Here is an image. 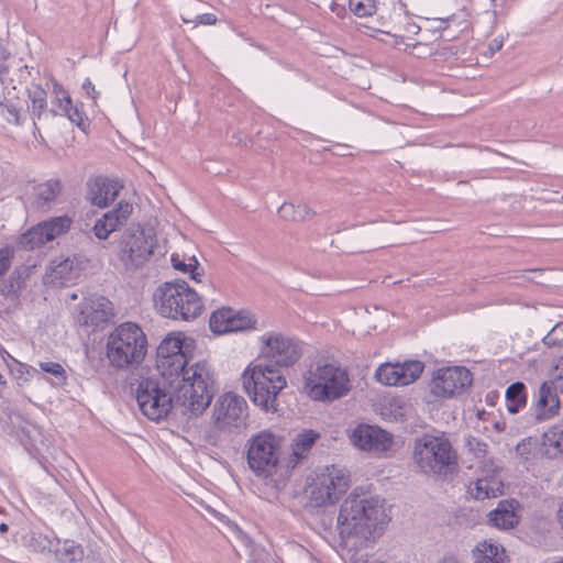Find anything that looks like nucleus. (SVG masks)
<instances>
[{"mask_svg":"<svg viewBox=\"0 0 563 563\" xmlns=\"http://www.w3.org/2000/svg\"><path fill=\"white\" fill-rule=\"evenodd\" d=\"M424 364L420 361L382 364L375 373L376 379L387 386H406L420 377Z\"/></svg>","mask_w":563,"mask_h":563,"instance_id":"17","label":"nucleus"},{"mask_svg":"<svg viewBox=\"0 0 563 563\" xmlns=\"http://www.w3.org/2000/svg\"><path fill=\"white\" fill-rule=\"evenodd\" d=\"M62 191V183L59 179H48L34 188L36 201L46 205L55 201Z\"/></svg>","mask_w":563,"mask_h":563,"instance_id":"34","label":"nucleus"},{"mask_svg":"<svg viewBox=\"0 0 563 563\" xmlns=\"http://www.w3.org/2000/svg\"><path fill=\"white\" fill-rule=\"evenodd\" d=\"M7 531H8V526L2 522V533L7 532Z\"/></svg>","mask_w":563,"mask_h":563,"instance_id":"57","label":"nucleus"},{"mask_svg":"<svg viewBox=\"0 0 563 563\" xmlns=\"http://www.w3.org/2000/svg\"><path fill=\"white\" fill-rule=\"evenodd\" d=\"M12 92L10 90L7 91L4 99L2 101V107L7 110V120L10 123H14L16 125L23 124L27 114V102L24 98L20 96H11Z\"/></svg>","mask_w":563,"mask_h":563,"instance_id":"25","label":"nucleus"},{"mask_svg":"<svg viewBox=\"0 0 563 563\" xmlns=\"http://www.w3.org/2000/svg\"><path fill=\"white\" fill-rule=\"evenodd\" d=\"M454 20H455V15L454 14L448 16L446 19H440V24L437 27V30L442 31V32L446 31V29L449 26V23L453 22Z\"/></svg>","mask_w":563,"mask_h":563,"instance_id":"52","label":"nucleus"},{"mask_svg":"<svg viewBox=\"0 0 563 563\" xmlns=\"http://www.w3.org/2000/svg\"><path fill=\"white\" fill-rule=\"evenodd\" d=\"M533 446H536V441H532L531 438L523 439L517 444L516 452L518 455L528 461L532 455Z\"/></svg>","mask_w":563,"mask_h":563,"instance_id":"45","label":"nucleus"},{"mask_svg":"<svg viewBox=\"0 0 563 563\" xmlns=\"http://www.w3.org/2000/svg\"><path fill=\"white\" fill-rule=\"evenodd\" d=\"M2 360L7 363L10 374L16 379H23L24 374L27 373L26 365L14 360L3 347H2Z\"/></svg>","mask_w":563,"mask_h":563,"instance_id":"43","label":"nucleus"},{"mask_svg":"<svg viewBox=\"0 0 563 563\" xmlns=\"http://www.w3.org/2000/svg\"><path fill=\"white\" fill-rule=\"evenodd\" d=\"M350 485V476L334 466L318 475L310 486V503L316 507H324L339 501Z\"/></svg>","mask_w":563,"mask_h":563,"instance_id":"11","label":"nucleus"},{"mask_svg":"<svg viewBox=\"0 0 563 563\" xmlns=\"http://www.w3.org/2000/svg\"><path fill=\"white\" fill-rule=\"evenodd\" d=\"M157 239L153 229L137 225L126 230L120 241V258L125 265L142 266L154 254Z\"/></svg>","mask_w":563,"mask_h":563,"instance_id":"10","label":"nucleus"},{"mask_svg":"<svg viewBox=\"0 0 563 563\" xmlns=\"http://www.w3.org/2000/svg\"><path fill=\"white\" fill-rule=\"evenodd\" d=\"M352 389L349 371L334 363L318 364L305 380V391L314 401L333 402Z\"/></svg>","mask_w":563,"mask_h":563,"instance_id":"7","label":"nucleus"},{"mask_svg":"<svg viewBox=\"0 0 563 563\" xmlns=\"http://www.w3.org/2000/svg\"><path fill=\"white\" fill-rule=\"evenodd\" d=\"M13 250L5 245L2 246V275L5 273V271L10 267L9 258L12 255Z\"/></svg>","mask_w":563,"mask_h":563,"instance_id":"48","label":"nucleus"},{"mask_svg":"<svg viewBox=\"0 0 563 563\" xmlns=\"http://www.w3.org/2000/svg\"><path fill=\"white\" fill-rule=\"evenodd\" d=\"M247 404L243 397L225 394L214 404L212 421L221 431H232L246 426Z\"/></svg>","mask_w":563,"mask_h":563,"instance_id":"12","label":"nucleus"},{"mask_svg":"<svg viewBox=\"0 0 563 563\" xmlns=\"http://www.w3.org/2000/svg\"><path fill=\"white\" fill-rule=\"evenodd\" d=\"M553 382H555L558 388L563 394V362H562V367H561L560 374H559L558 378L554 379Z\"/></svg>","mask_w":563,"mask_h":563,"instance_id":"54","label":"nucleus"},{"mask_svg":"<svg viewBox=\"0 0 563 563\" xmlns=\"http://www.w3.org/2000/svg\"><path fill=\"white\" fill-rule=\"evenodd\" d=\"M257 320L247 310L234 311L231 308H221L212 312L209 327L216 334L249 331L256 329Z\"/></svg>","mask_w":563,"mask_h":563,"instance_id":"16","label":"nucleus"},{"mask_svg":"<svg viewBox=\"0 0 563 563\" xmlns=\"http://www.w3.org/2000/svg\"><path fill=\"white\" fill-rule=\"evenodd\" d=\"M330 10L340 19H344L346 16V8L343 4L333 1L330 4Z\"/></svg>","mask_w":563,"mask_h":563,"instance_id":"49","label":"nucleus"},{"mask_svg":"<svg viewBox=\"0 0 563 563\" xmlns=\"http://www.w3.org/2000/svg\"><path fill=\"white\" fill-rule=\"evenodd\" d=\"M132 211L133 207L131 203L120 201L115 208L103 213L101 218L96 220L92 227L95 236L99 240L108 239L112 232L126 223Z\"/></svg>","mask_w":563,"mask_h":563,"instance_id":"19","label":"nucleus"},{"mask_svg":"<svg viewBox=\"0 0 563 563\" xmlns=\"http://www.w3.org/2000/svg\"><path fill=\"white\" fill-rule=\"evenodd\" d=\"M351 441L363 451L382 453L390 450L393 435L376 426L358 424L352 432Z\"/></svg>","mask_w":563,"mask_h":563,"instance_id":"18","label":"nucleus"},{"mask_svg":"<svg viewBox=\"0 0 563 563\" xmlns=\"http://www.w3.org/2000/svg\"><path fill=\"white\" fill-rule=\"evenodd\" d=\"M278 214L286 221L299 222L311 219L316 212L307 203L284 202L278 209Z\"/></svg>","mask_w":563,"mask_h":563,"instance_id":"30","label":"nucleus"},{"mask_svg":"<svg viewBox=\"0 0 563 563\" xmlns=\"http://www.w3.org/2000/svg\"><path fill=\"white\" fill-rule=\"evenodd\" d=\"M406 31L411 33V34H418L419 31H420V26L417 25L415 22H409L406 25Z\"/></svg>","mask_w":563,"mask_h":563,"instance_id":"53","label":"nucleus"},{"mask_svg":"<svg viewBox=\"0 0 563 563\" xmlns=\"http://www.w3.org/2000/svg\"><path fill=\"white\" fill-rule=\"evenodd\" d=\"M438 563H460V560L455 555H445Z\"/></svg>","mask_w":563,"mask_h":563,"instance_id":"55","label":"nucleus"},{"mask_svg":"<svg viewBox=\"0 0 563 563\" xmlns=\"http://www.w3.org/2000/svg\"><path fill=\"white\" fill-rule=\"evenodd\" d=\"M79 275V271L70 258H64L58 262L53 261L51 264V276L53 280L60 285L73 283Z\"/></svg>","mask_w":563,"mask_h":563,"instance_id":"28","label":"nucleus"},{"mask_svg":"<svg viewBox=\"0 0 563 563\" xmlns=\"http://www.w3.org/2000/svg\"><path fill=\"white\" fill-rule=\"evenodd\" d=\"M153 300L161 316L174 320H194L203 310V303L197 291L181 279L166 282L158 286Z\"/></svg>","mask_w":563,"mask_h":563,"instance_id":"4","label":"nucleus"},{"mask_svg":"<svg viewBox=\"0 0 563 563\" xmlns=\"http://www.w3.org/2000/svg\"><path fill=\"white\" fill-rule=\"evenodd\" d=\"M147 351V339L142 328L123 322L108 336L107 357L118 369H128L142 363Z\"/></svg>","mask_w":563,"mask_h":563,"instance_id":"5","label":"nucleus"},{"mask_svg":"<svg viewBox=\"0 0 563 563\" xmlns=\"http://www.w3.org/2000/svg\"><path fill=\"white\" fill-rule=\"evenodd\" d=\"M349 10L357 18L372 16L377 11L376 0H349Z\"/></svg>","mask_w":563,"mask_h":563,"instance_id":"38","label":"nucleus"},{"mask_svg":"<svg viewBox=\"0 0 563 563\" xmlns=\"http://www.w3.org/2000/svg\"><path fill=\"white\" fill-rule=\"evenodd\" d=\"M543 445L550 457L563 455V424H555L544 432Z\"/></svg>","mask_w":563,"mask_h":563,"instance_id":"32","label":"nucleus"},{"mask_svg":"<svg viewBox=\"0 0 563 563\" xmlns=\"http://www.w3.org/2000/svg\"><path fill=\"white\" fill-rule=\"evenodd\" d=\"M52 92L54 95V104L57 107L56 110L62 111L64 107L70 104V96L67 92V90L63 87L62 84H59L57 80L52 79Z\"/></svg>","mask_w":563,"mask_h":563,"instance_id":"41","label":"nucleus"},{"mask_svg":"<svg viewBox=\"0 0 563 563\" xmlns=\"http://www.w3.org/2000/svg\"><path fill=\"white\" fill-rule=\"evenodd\" d=\"M52 552L60 563L79 562L85 555L82 547L73 540H65L64 542L57 540Z\"/></svg>","mask_w":563,"mask_h":563,"instance_id":"27","label":"nucleus"},{"mask_svg":"<svg viewBox=\"0 0 563 563\" xmlns=\"http://www.w3.org/2000/svg\"><path fill=\"white\" fill-rule=\"evenodd\" d=\"M262 354L278 366H292L301 356V347L297 340L283 333L269 332L261 338Z\"/></svg>","mask_w":563,"mask_h":563,"instance_id":"14","label":"nucleus"},{"mask_svg":"<svg viewBox=\"0 0 563 563\" xmlns=\"http://www.w3.org/2000/svg\"><path fill=\"white\" fill-rule=\"evenodd\" d=\"M558 390L560 389L553 380H547L541 384L532 406L536 420L544 421L559 413L560 398Z\"/></svg>","mask_w":563,"mask_h":563,"instance_id":"21","label":"nucleus"},{"mask_svg":"<svg viewBox=\"0 0 563 563\" xmlns=\"http://www.w3.org/2000/svg\"><path fill=\"white\" fill-rule=\"evenodd\" d=\"M527 387L522 382H516L506 389V406L510 413H517L527 405Z\"/></svg>","mask_w":563,"mask_h":563,"instance_id":"29","label":"nucleus"},{"mask_svg":"<svg viewBox=\"0 0 563 563\" xmlns=\"http://www.w3.org/2000/svg\"><path fill=\"white\" fill-rule=\"evenodd\" d=\"M242 382L254 405L266 412L277 411V396L287 385L279 369L263 364L247 366L242 375Z\"/></svg>","mask_w":563,"mask_h":563,"instance_id":"6","label":"nucleus"},{"mask_svg":"<svg viewBox=\"0 0 563 563\" xmlns=\"http://www.w3.org/2000/svg\"><path fill=\"white\" fill-rule=\"evenodd\" d=\"M253 563H269V555L264 550L253 552Z\"/></svg>","mask_w":563,"mask_h":563,"instance_id":"50","label":"nucleus"},{"mask_svg":"<svg viewBox=\"0 0 563 563\" xmlns=\"http://www.w3.org/2000/svg\"><path fill=\"white\" fill-rule=\"evenodd\" d=\"M466 448L476 459H484L487 454L488 444L479 438L468 435L465 439Z\"/></svg>","mask_w":563,"mask_h":563,"instance_id":"44","label":"nucleus"},{"mask_svg":"<svg viewBox=\"0 0 563 563\" xmlns=\"http://www.w3.org/2000/svg\"><path fill=\"white\" fill-rule=\"evenodd\" d=\"M192 345V341L181 333L168 334L158 345L156 353V368L158 374L172 377L180 383H191V373L197 363L187 367V352Z\"/></svg>","mask_w":563,"mask_h":563,"instance_id":"8","label":"nucleus"},{"mask_svg":"<svg viewBox=\"0 0 563 563\" xmlns=\"http://www.w3.org/2000/svg\"><path fill=\"white\" fill-rule=\"evenodd\" d=\"M318 438L319 433L313 430H306L299 433L294 440L292 455L297 460L303 459L313 446Z\"/></svg>","mask_w":563,"mask_h":563,"instance_id":"37","label":"nucleus"},{"mask_svg":"<svg viewBox=\"0 0 563 563\" xmlns=\"http://www.w3.org/2000/svg\"><path fill=\"white\" fill-rule=\"evenodd\" d=\"M123 186L104 176H97L87 181V199L91 205L106 208L115 200Z\"/></svg>","mask_w":563,"mask_h":563,"instance_id":"20","label":"nucleus"},{"mask_svg":"<svg viewBox=\"0 0 563 563\" xmlns=\"http://www.w3.org/2000/svg\"><path fill=\"white\" fill-rule=\"evenodd\" d=\"M389 521L384 499L351 493L340 506L336 529L345 545L367 547L383 534Z\"/></svg>","mask_w":563,"mask_h":563,"instance_id":"2","label":"nucleus"},{"mask_svg":"<svg viewBox=\"0 0 563 563\" xmlns=\"http://www.w3.org/2000/svg\"><path fill=\"white\" fill-rule=\"evenodd\" d=\"M282 440L272 431L253 434L246 443L249 467L261 477L272 476L278 466Z\"/></svg>","mask_w":563,"mask_h":563,"instance_id":"9","label":"nucleus"},{"mask_svg":"<svg viewBox=\"0 0 563 563\" xmlns=\"http://www.w3.org/2000/svg\"><path fill=\"white\" fill-rule=\"evenodd\" d=\"M503 44H504L503 40H500V38L492 40L490 43L488 44L489 53L493 55L496 52L500 51L503 48Z\"/></svg>","mask_w":563,"mask_h":563,"instance_id":"51","label":"nucleus"},{"mask_svg":"<svg viewBox=\"0 0 563 563\" xmlns=\"http://www.w3.org/2000/svg\"><path fill=\"white\" fill-rule=\"evenodd\" d=\"M73 223V218L67 214L49 218L21 234L18 245L24 250L41 247L45 243L66 234L70 230Z\"/></svg>","mask_w":563,"mask_h":563,"instance_id":"13","label":"nucleus"},{"mask_svg":"<svg viewBox=\"0 0 563 563\" xmlns=\"http://www.w3.org/2000/svg\"><path fill=\"white\" fill-rule=\"evenodd\" d=\"M470 493L475 499L478 500L496 497V490L487 478L477 479L474 487L470 489Z\"/></svg>","mask_w":563,"mask_h":563,"instance_id":"40","label":"nucleus"},{"mask_svg":"<svg viewBox=\"0 0 563 563\" xmlns=\"http://www.w3.org/2000/svg\"><path fill=\"white\" fill-rule=\"evenodd\" d=\"M8 418L10 423L7 424V432L14 438L23 445V448L27 452H32L35 449V444L33 442L31 430L27 427L26 421L18 413H8Z\"/></svg>","mask_w":563,"mask_h":563,"instance_id":"23","label":"nucleus"},{"mask_svg":"<svg viewBox=\"0 0 563 563\" xmlns=\"http://www.w3.org/2000/svg\"><path fill=\"white\" fill-rule=\"evenodd\" d=\"M40 367L43 372L48 373L55 377V384L62 386L66 382V372L64 367L57 362H41Z\"/></svg>","mask_w":563,"mask_h":563,"instance_id":"42","label":"nucleus"},{"mask_svg":"<svg viewBox=\"0 0 563 563\" xmlns=\"http://www.w3.org/2000/svg\"><path fill=\"white\" fill-rule=\"evenodd\" d=\"M172 264L173 267L177 271H180L183 273H189L190 277L194 280H199L198 276H200V273L197 271L199 263L195 256H191L189 258V263H185L184 260L179 257L177 254L172 255Z\"/></svg>","mask_w":563,"mask_h":563,"instance_id":"39","label":"nucleus"},{"mask_svg":"<svg viewBox=\"0 0 563 563\" xmlns=\"http://www.w3.org/2000/svg\"><path fill=\"white\" fill-rule=\"evenodd\" d=\"M412 460L424 475L448 481L459 470V455L444 435L424 433L415 440Z\"/></svg>","mask_w":563,"mask_h":563,"instance_id":"3","label":"nucleus"},{"mask_svg":"<svg viewBox=\"0 0 563 563\" xmlns=\"http://www.w3.org/2000/svg\"><path fill=\"white\" fill-rule=\"evenodd\" d=\"M181 20L184 23H195L196 25L197 24L213 25L217 23V16L213 13L198 14V15H196V18L194 20L186 19V18L181 16Z\"/></svg>","mask_w":563,"mask_h":563,"instance_id":"46","label":"nucleus"},{"mask_svg":"<svg viewBox=\"0 0 563 563\" xmlns=\"http://www.w3.org/2000/svg\"><path fill=\"white\" fill-rule=\"evenodd\" d=\"M31 274V266L16 268L9 280L8 284L2 288V294L5 295V298H10L11 300L18 299L19 291L24 287L25 279Z\"/></svg>","mask_w":563,"mask_h":563,"instance_id":"35","label":"nucleus"},{"mask_svg":"<svg viewBox=\"0 0 563 563\" xmlns=\"http://www.w3.org/2000/svg\"><path fill=\"white\" fill-rule=\"evenodd\" d=\"M559 515H560L561 527H562V530H563V507L560 508Z\"/></svg>","mask_w":563,"mask_h":563,"instance_id":"56","label":"nucleus"},{"mask_svg":"<svg viewBox=\"0 0 563 563\" xmlns=\"http://www.w3.org/2000/svg\"><path fill=\"white\" fill-rule=\"evenodd\" d=\"M22 541L26 548L37 553H51L54 548V541L41 532L30 531L22 537Z\"/></svg>","mask_w":563,"mask_h":563,"instance_id":"36","label":"nucleus"},{"mask_svg":"<svg viewBox=\"0 0 563 563\" xmlns=\"http://www.w3.org/2000/svg\"><path fill=\"white\" fill-rule=\"evenodd\" d=\"M81 89L86 92V95L96 100L99 96V92L96 90L95 85L89 78H86L85 81L81 85Z\"/></svg>","mask_w":563,"mask_h":563,"instance_id":"47","label":"nucleus"},{"mask_svg":"<svg viewBox=\"0 0 563 563\" xmlns=\"http://www.w3.org/2000/svg\"><path fill=\"white\" fill-rule=\"evenodd\" d=\"M27 96L32 103L31 115L33 126L37 130L36 121L42 119L44 111L47 109V93L41 86L35 85L32 89L27 90Z\"/></svg>","mask_w":563,"mask_h":563,"instance_id":"33","label":"nucleus"},{"mask_svg":"<svg viewBox=\"0 0 563 563\" xmlns=\"http://www.w3.org/2000/svg\"><path fill=\"white\" fill-rule=\"evenodd\" d=\"M488 517L494 527L503 530L511 529L518 523L512 503L506 500H501L497 508L489 512Z\"/></svg>","mask_w":563,"mask_h":563,"instance_id":"24","label":"nucleus"},{"mask_svg":"<svg viewBox=\"0 0 563 563\" xmlns=\"http://www.w3.org/2000/svg\"><path fill=\"white\" fill-rule=\"evenodd\" d=\"M472 553L474 563H505V549L492 542H479Z\"/></svg>","mask_w":563,"mask_h":563,"instance_id":"26","label":"nucleus"},{"mask_svg":"<svg viewBox=\"0 0 563 563\" xmlns=\"http://www.w3.org/2000/svg\"><path fill=\"white\" fill-rule=\"evenodd\" d=\"M49 113L53 117H67L71 123L76 124L84 132H86L90 126L89 120L82 109V104H73V100H70V104L64 107L62 111L56 110L55 107L51 108Z\"/></svg>","mask_w":563,"mask_h":563,"instance_id":"31","label":"nucleus"},{"mask_svg":"<svg viewBox=\"0 0 563 563\" xmlns=\"http://www.w3.org/2000/svg\"><path fill=\"white\" fill-rule=\"evenodd\" d=\"M1 58H2V59H5V58H7V56L4 55V52H3V51H2Z\"/></svg>","mask_w":563,"mask_h":563,"instance_id":"58","label":"nucleus"},{"mask_svg":"<svg viewBox=\"0 0 563 563\" xmlns=\"http://www.w3.org/2000/svg\"><path fill=\"white\" fill-rule=\"evenodd\" d=\"M85 323L99 327L110 320L112 317V303L109 299L101 296L91 299L81 311Z\"/></svg>","mask_w":563,"mask_h":563,"instance_id":"22","label":"nucleus"},{"mask_svg":"<svg viewBox=\"0 0 563 563\" xmlns=\"http://www.w3.org/2000/svg\"><path fill=\"white\" fill-rule=\"evenodd\" d=\"M472 382L473 375L464 366L439 368L433 375L431 391L437 397L450 398L465 391Z\"/></svg>","mask_w":563,"mask_h":563,"instance_id":"15","label":"nucleus"},{"mask_svg":"<svg viewBox=\"0 0 563 563\" xmlns=\"http://www.w3.org/2000/svg\"><path fill=\"white\" fill-rule=\"evenodd\" d=\"M191 379L185 384L161 374L141 379L135 390L140 410L153 421L167 418L174 408L199 417L218 390L214 373L206 361H200L192 369Z\"/></svg>","mask_w":563,"mask_h":563,"instance_id":"1","label":"nucleus"}]
</instances>
